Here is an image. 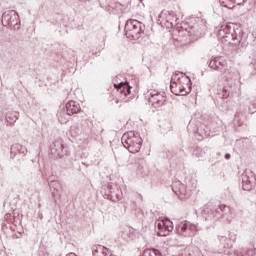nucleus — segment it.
<instances>
[{
  "mask_svg": "<svg viewBox=\"0 0 256 256\" xmlns=\"http://www.w3.org/2000/svg\"><path fill=\"white\" fill-rule=\"evenodd\" d=\"M170 89L173 95L185 96L183 94V85L181 84L180 78H178L177 81H173V80L170 81Z\"/></svg>",
  "mask_w": 256,
  "mask_h": 256,
  "instance_id": "a211bd4d",
  "label": "nucleus"
},
{
  "mask_svg": "<svg viewBox=\"0 0 256 256\" xmlns=\"http://www.w3.org/2000/svg\"><path fill=\"white\" fill-rule=\"evenodd\" d=\"M172 191L177 195L180 201H185V199H189V197H191V190L187 189V185L180 181L172 184Z\"/></svg>",
  "mask_w": 256,
  "mask_h": 256,
  "instance_id": "9d476101",
  "label": "nucleus"
},
{
  "mask_svg": "<svg viewBox=\"0 0 256 256\" xmlns=\"http://www.w3.org/2000/svg\"><path fill=\"white\" fill-rule=\"evenodd\" d=\"M180 83L182 85V93L184 95H189V93H191V89H192V85L193 83H191V78H189L188 76H182L180 78Z\"/></svg>",
  "mask_w": 256,
  "mask_h": 256,
  "instance_id": "6ab92c4d",
  "label": "nucleus"
},
{
  "mask_svg": "<svg viewBox=\"0 0 256 256\" xmlns=\"http://www.w3.org/2000/svg\"><path fill=\"white\" fill-rule=\"evenodd\" d=\"M255 255V251L253 249H249L246 251V256H254Z\"/></svg>",
  "mask_w": 256,
  "mask_h": 256,
  "instance_id": "bb28decb",
  "label": "nucleus"
},
{
  "mask_svg": "<svg viewBox=\"0 0 256 256\" xmlns=\"http://www.w3.org/2000/svg\"><path fill=\"white\" fill-rule=\"evenodd\" d=\"M50 152L53 157H65L67 155V150L65 149V145H63V142L61 141H55L50 146Z\"/></svg>",
  "mask_w": 256,
  "mask_h": 256,
  "instance_id": "f8f14e48",
  "label": "nucleus"
},
{
  "mask_svg": "<svg viewBox=\"0 0 256 256\" xmlns=\"http://www.w3.org/2000/svg\"><path fill=\"white\" fill-rule=\"evenodd\" d=\"M5 119L8 125H13L14 123H16L17 119H19V112L17 111L8 112L5 116Z\"/></svg>",
  "mask_w": 256,
  "mask_h": 256,
  "instance_id": "412c9836",
  "label": "nucleus"
},
{
  "mask_svg": "<svg viewBox=\"0 0 256 256\" xmlns=\"http://www.w3.org/2000/svg\"><path fill=\"white\" fill-rule=\"evenodd\" d=\"M29 151L27 150V147L23 146V144L15 143L10 148V158L15 159L17 155H22V157H25Z\"/></svg>",
  "mask_w": 256,
  "mask_h": 256,
  "instance_id": "4468645a",
  "label": "nucleus"
},
{
  "mask_svg": "<svg viewBox=\"0 0 256 256\" xmlns=\"http://www.w3.org/2000/svg\"><path fill=\"white\" fill-rule=\"evenodd\" d=\"M66 113L67 115H77V113H81V105L77 101L70 100L66 104Z\"/></svg>",
  "mask_w": 256,
  "mask_h": 256,
  "instance_id": "f3484780",
  "label": "nucleus"
},
{
  "mask_svg": "<svg viewBox=\"0 0 256 256\" xmlns=\"http://www.w3.org/2000/svg\"><path fill=\"white\" fill-rule=\"evenodd\" d=\"M142 256H163V253H161L160 250L157 248H149L144 250Z\"/></svg>",
  "mask_w": 256,
  "mask_h": 256,
  "instance_id": "4be33fe9",
  "label": "nucleus"
},
{
  "mask_svg": "<svg viewBox=\"0 0 256 256\" xmlns=\"http://www.w3.org/2000/svg\"><path fill=\"white\" fill-rule=\"evenodd\" d=\"M114 87L118 93L124 97H128V95H131V87L129 86V82H120V83H114Z\"/></svg>",
  "mask_w": 256,
  "mask_h": 256,
  "instance_id": "dca6fc26",
  "label": "nucleus"
},
{
  "mask_svg": "<svg viewBox=\"0 0 256 256\" xmlns=\"http://www.w3.org/2000/svg\"><path fill=\"white\" fill-rule=\"evenodd\" d=\"M229 206H213V205H205L202 208V217L205 221H213L215 217H225L227 213H229Z\"/></svg>",
  "mask_w": 256,
  "mask_h": 256,
  "instance_id": "7ed1b4c3",
  "label": "nucleus"
},
{
  "mask_svg": "<svg viewBox=\"0 0 256 256\" xmlns=\"http://www.w3.org/2000/svg\"><path fill=\"white\" fill-rule=\"evenodd\" d=\"M229 95H230L229 90L226 89V88H223V90H222V97H223V99H227L229 97Z\"/></svg>",
  "mask_w": 256,
  "mask_h": 256,
  "instance_id": "a878e982",
  "label": "nucleus"
},
{
  "mask_svg": "<svg viewBox=\"0 0 256 256\" xmlns=\"http://www.w3.org/2000/svg\"><path fill=\"white\" fill-rule=\"evenodd\" d=\"M81 1H91V0H81Z\"/></svg>",
  "mask_w": 256,
  "mask_h": 256,
  "instance_id": "c85d7f7f",
  "label": "nucleus"
},
{
  "mask_svg": "<svg viewBox=\"0 0 256 256\" xmlns=\"http://www.w3.org/2000/svg\"><path fill=\"white\" fill-rule=\"evenodd\" d=\"M19 14L15 10H8L2 14V24L4 27H11L17 25Z\"/></svg>",
  "mask_w": 256,
  "mask_h": 256,
  "instance_id": "9b49d317",
  "label": "nucleus"
},
{
  "mask_svg": "<svg viewBox=\"0 0 256 256\" xmlns=\"http://www.w3.org/2000/svg\"><path fill=\"white\" fill-rule=\"evenodd\" d=\"M241 181L242 189L244 191H251V189H253V183L255 182V175H253V173L247 175V172H244L241 176Z\"/></svg>",
  "mask_w": 256,
  "mask_h": 256,
  "instance_id": "2eb2a0df",
  "label": "nucleus"
},
{
  "mask_svg": "<svg viewBox=\"0 0 256 256\" xmlns=\"http://www.w3.org/2000/svg\"><path fill=\"white\" fill-rule=\"evenodd\" d=\"M198 227V224H192L191 222H180L176 229L181 237H193L199 231Z\"/></svg>",
  "mask_w": 256,
  "mask_h": 256,
  "instance_id": "0eeeda50",
  "label": "nucleus"
},
{
  "mask_svg": "<svg viewBox=\"0 0 256 256\" xmlns=\"http://www.w3.org/2000/svg\"><path fill=\"white\" fill-rule=\"evenodd\" d=\"M92 253L93 256H107L108 253H111V250L105 248V246L98 245L92 247Z\"/></svg>",
  "mask_w": 256,
  "mask_h": 256,
  "instance_id": "aec40b11",
  "label": "nucleus"
},
{
  "mask_svg": "<svg viewBox=\"0 0 256 256\" xmlns=\"http://www.w3.org/2000/svg\"><path fill=\"white\" fill-rule=\"evenodd\" d=\"M218 239L222 245H229L230 238L227 235H218Z\"/></svg>",
  "mask_w": 256,
  "mask_h": 256,
  "instance_id": "b1692460",
  "label": "nucleus"
},
{
  "mask_svg": "<svg viewBox=\"0 0 256 256\" xmlns=\"http://www.w3.org/2000/svg\"><path fill=\"white\" fill-rule=\"evenodd\" d=\"M49 187L50 189H54V191H59V189L61 188V185L59 184L58 181H51L49 183Z\"/></svg>",
  "mask_w": 256,
  "mask_h": 256,
  "instance_id": "393cba45",
  "label": "nucleus"
},
{
  "mask_svg": "<svg viewBox=\"0 0 256 256\" xmlns=\"http://www.w3.org/2000/svg\"><path fill=\"white\" fill-rule=\"evenodd\" d=\"M73 256H75V254H72Z\"/></svg>",
  "mask_w": 256,
  "mask_h": 256,
  "instance_id": "2f4dec72",
  "label": "nucleus"
},
{
  "mask_svg": "<svg viewBox=\"0 0 256 256\" xmlns=\"http://www.w3.org/2000/svg\"><path fill=\"white\" fill-rule=\"evenodd\" d=\"M116 103H119V100H116Z\"/></svg>",
  "mask_w": 256,
  "mask_h": 256,
  "instance_id": "7c9ffc66",
  "label": "nucleus"
},
{
  "mask_svg": "<svg viewBox=\"0 0 256 256\" xmlns=\"http://www.w3.org/2000/svg\"><path fill=\"white\" fill-rule=\"evenodd\" d=\"M155 227L158 237H167L169 232L173 231V222L171 220H157Z\"/></svg>",
  "mask_w": 256,
  "mask_h": 256,
  "instance_id": "1a4fd4ad",
  "label": "nucleus"
},
{
  "mask_svg": "<svg viewBox=\"0 0 256 256\" xmlns=\"http://www.w3.org/2000/svg\"><path fill=\"white\" fill-rule=\"evenodd\" d=\"M208 67L213 71H218L221 75H225L229 69L227 59L223 56H217L210 60Z\"/></svg>",
  "mask_w": 256,
  "mask_h": 256,
  "instance_id": "6e6552de",
  "label": "nucleus"
},
{
  "mask_svg": "<svg viewBox=\"0 0 256 256\" xmlns=\"http://www.w3.org/2000/svg\"><path fill=\"white\" fill-rule=\"evenodd\" d=\"M224 157H225V159L229 160V159H231V154L226 153Z\"/></svg>",
  "mask_w": 256,
  "mask_h": 256,
  "instance_id": "cd10ccee",
  "label": "nucleus"
},
{
  "mask_svg": "<svg viewBox=\"0 0 256 256\" xmlns=\"http://www.w3.org/2000/svg\"><path fill=\"white\" fill-rule=\"evenodd\" d=\"M145 32V24L137 20H128L125 25V34L128 39L137 41Z\"/></svg>",
  "mask_w": 256,
  "mask_h": 256,
  "instance_id": "20e7f679",
  "label": "nucleus"
},
{
  "mask_svg": "<svg viewBox=\"0 0 256 256\" xmlns=\"http://www.w3.org/2000/svg\"><path fill=\"white\" fill-rule=\"evenodd\" d=\"M67 256H71V255H67Z\"/></svg>",
  "mask_w": 256,
  "mask_h": 256,
  "instance_id": "473e14b6",
  "label": "nucleus"
},
{
  "mask_svg": "<svg viewBox=\"0 0 256 256\" xmlns=\"http://www.w3.org/2000/svg\"><path fill=\"white\" fill-rule=\"evenodd\" d=\"M122 145L129 151V153H139L143 145V138L139 132L130 131L122 136Z\"/></svg>",
  "mask_w": 256,
  "mask_h": 256,
  "instance_id": "f257e3e1",
  "label": "nucleus"
},
{
  "mask_svg": "<svg viewBox=\"0 0 256 256\" xmlns=\"http://www.w3.org/2000/svg\"><path fill=\"white\" fill-rule=\"evenodd\" d=\"M160 19H165L167 27H175V25H178L179 23V18H177L175 12H169L164 10L160 14Z\"/></svg>",
  "mask_w": 256,
  "mask_h": 256,
  "instance_id": "ddd939ff",
  "label": "nucleus"
},
{
  "mask_svg": "<svg viewBox=\"0 0 256 256\" xmlns=\"http://www.w3.org/2000/svg\"><path fill=\"white\" fill-rule=\"evenodd\" d=\"M182 29L185 31V35L190 37V41H197L205 35V26L203 24L187 25L185 24Z\"/></svg>",
  "mask_w": 256,
  "mask_h": 256,
  "instance_id": "423d86ee",
  "label": "nucleus"
},
{
  "mask_svg": "<svg viewBox=\"0 0 256 256\" xmlns=\"http://www.w3.org/2000/svg\"><path fill=\"white\" fill-rule=\"evenodd\" d=\"M146 97H148L149 103H151L154 109H161L167 101L165 92H159V90H150L147 92Z\"/></svg>",
  "mask_w": 256,
  "mask_h": 256,
  "instance_id": "39448f33",
  "label": "nucleus"
},
{
  "mask_svg": "<svg viewBox=\"0 0 256 256\" xmlns=\"http://www.w3.org/2000/svg\"><path fill=\"white\" fill-rule=\"evenodd\" d=\"M70 135L71 137H79L81 135V129L77 125H73L70 127Z\"/></svg>",
  "mask_w": 256,
  "mask_h": 256,
  "instance_id": "5701e85b",
  "label": "nucleus"
},
{
  "mask_svg": "<svg viewBox=\"0 0 256 256\" xmlns=\"http://www.w3.org/2000/svg\"><path fill=\"white\" fill-rule=\"evenodd\" d=\"M218 35L230 45L237 46L241 43V29L238 28L237 30H233V32H231V24H223L218 30Z\"/></svg>",
  "mask_w": 256,
  "mask_h": 256,
  "instance_id": "f03ea898",
  "label": "nucleus"
},
{
  "mask_svg": "<svg viewBox=\"0 0 256 256\" xmlns=\"http://www.w3.org/2000/svg\"><path fill=\"white\" fill-rule=\"evenodd\" d=\"M140 1V3H143V0H139Z\"/></svg>",
  "mask_w": 256,
  "mask_h": 256,
  "instance_id": "c756f323",
  "label": "nucleus"
}]
</instances>
